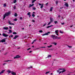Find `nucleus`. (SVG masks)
Masks as SVG:
<instances>
[{
	"mask_svg": "<svg viewBox=\"0 0 75 75\" xmlns=\"http://www.w3.org/2000/svg\"><path fill=\"white\" fill-rule=\"evenodd\" d=\"M52 47V45H50V46H47V47H48V48H51V47Z\"/></svg>",
	"mask_w": 75,
	"mask_h": 75,
	"instance_id": "obj_24",
	"label": "nucleus"
},
{
	"mask_svg": "<svg viewBox=\"0 0 75 75\" xmlns=\"http://www.w3.org/2000/svg\"><path fill=\"white\" fill-rule=\"evenodd\" d=\"M17 21V19L16 18L15 19L13 20V21Z\"/></svg>",
	"mask_w": 75,
	"mask_h": 75,
	"instance_id": "obj_33",
	"label": "nucleus"
},
{
	"mask_svg": "<svg viewBox=\"0 0 75 75\" xmlns=\"http://www.w3.org/2000/svg\"><path fill=\"white\" fill-rule=\"evenodd\" d=\"M6 64V63H4V64H3V65H4L5 64Z\"/></svg>",
	"mask_w": 75,
	"mask_h": 75,
	"instance_id": "obj_61",
	"label": "nucleus"
},
{
	"mask_svg": "<svg viewBox=\"0 0 75 75\" xmlns=\"http://www.w3.org/2000/svg\"><path fill=\"white\" fill-rule=\"evenodd\" d=\"M61 24L62 25H64L65 24V23H61Z\"/></svg>",
	"mask_w": 75,
	"mask_h": 75,
	"instance_id": "obj_44",
	"label": "nucleus"
},
{
	"mask_svg": "<svg viewBox=\"0 0 75 75\" xmlns=\"http://www.w3.org/2000/svg\"><path fill=\"white\" fill-rule=\"evenodd\" d=\"M39 33H42V30H40L39 31Z\"/></svg>",
	"mask_w": 75,
	"mask_h": 75,
	"instance_id": "obj_39",
	"label": "nucleus"
},
{
	"mask_svg": "<svg viewBox=\"0 0 75 75\" xmlns=\"http://www.w3.org/2000/svg\"><path fill=\"white\" fill-rule=\"evenodd\" d=\"M55 33L56 34H58V30H56L55 31Z\"/></svg>",
	"mask_w": 75,
	"mask_h": 75,
	"instance_id": "obj_20",
	"label": "nucleus"
},
{
	"mask_svg": "<svg viewBox=\"0 0 75 75\" xmlns=\"http://www.w3.org/2000/svg\"><path fill=\"white\" fill-rule=\"evenodd\" d=\"M53 25H50V26H47V28H50V27H52V26H53Z\"/></svg>",
	"mask_w": 75,
	"mask_h": 75,
	"instance_id": "obj_18",
	"label": "nucleus"
},
{
	"mask_svg": "<svg viewBox=\"0 0 75 75\" xmlns=\"http://www.w3.org/2000/svg\"><path fill=\"white\" fill-rule=\"evenodd\" d=\"M39 5H40V6H40V8H42V7H43V6H44V5L43 4H40V3H39Z\"/></svg>",
	"mask_w": 75,
	"mask_h": 75,
	"instance_id": "obj_4",
	"label": "nucleus"
},
{
	"mask_svg": "<svg viewBox=\"0 0 75 75\" xmlns=\"http://www.w3.org/2000/svg\"><path fill=\"white\" fill-rule=\"evenodd\" d=\"M20 47H18V49H20Z\"/></svg>",
	"mask_w": 75,
	"mask_h": 75,
	"instance_id": "obj_62",
	"label": "nucleus"
},
{
	"mask_svg": "<svg viewBox=\"0 0 75 75\" xmlns=\"http://www.w3.org/2000/svg\"><path fill=\"white\" fill-rule=\"evenodd\" d=\"M34 46H33L32 47L33 48H34Z\"/></svg>",
	"mask_w": 75,
	"mask_h": 75,
	"instance_id": "obj_63",
	"label": "nucleus"
},
{
	"mask_svg": "<svg viewBox=\"0 0 75 75\" xmlns=\"http://www.w3.org/2000/svg\"><path fill=\"white\" fill-rule=\"evenodd\" d=\"M30 14H31V13L30 12H28L27 14L28 16H29V18L30 17H31V15Z\"/></svg>",
	"mask_w": 75,
	"mask_h": 75,
	"instance_id": "obj_13",
	"label": "nucleus"
},
{
	"mask_svg": "<svg viewBox=\"0 0 75 75\" xmlns=\"http://www.w3.org/2000/svg\"><path fill=\"white\" fill-rule=\"evenodd\" d=\"M52 57V56L51 55H49L47 57V58H49L50 57Z\"/></svg>",
	"mask_w": 75,
	"mask_h": 75,
	"instance_id": "obj_22",
	"label": "nucleus"
},
{
	"mask_svg": "<svg viewBox=\"0 0 75 75\" xmlns=\"http://www.w3.org/2000/svg\"><path fill=\"white\" fill-rule=\"evenodd\" d=\"M34 4H33L32 5L31 4H29V7H32V6H33Z\"/></svg>",
	"mask_w": 75,
	"mask_h": 75,
	"instance_id": "obj_16",
	"label": "nucleus"
},
{
	"mask_svg": "<svg viewBox=\"0 0 75 75\" xmlns=\"http://www.w3.org/2000/svg\"><path fill=\"white\" fill-rule=\"evenodd\" d=\"M32 8L33 10H36V8L35 7L33 8Z\"/></svg>",
	"mask_w": 75,
	"mask_h": 75,
	"instance_id": "obj_26",
	"label": "nucleus"
},
{
	"mask_svg": "<svg viewBox=\"0 0 75 75\" xmlns=\"http://www.w3.org/2000/svg\"><path fill=\"white\" fill-rule=\"evenodd\" d=\"M32 22H33V23H35V21L34 20H32Z\"/></svg>",
	"mask_w": 75,
	"mask_h": 75,
	"instance_id": "obj_41",
	"label": "nucleus"
},
{
	"mask_svg": "<svg viewBox=\"0 0 75 75\" xmlns=\"http://www.w3.org/2000/svg\"><path fill=\"white\" fill-rule=\"evenodd\" d=\"M34 42L33 41L32 42V44H34Z\"/></svg>",
	"mask_w": 75,
	"mask_h": 75,
	"instance_id": "obj_54",
	"label": "nucleus"
},
{
	"mask_svg": "<svg viewBox=\"0 0 75 75\" xmlns=\"http://www.w3.org/2000/svg\"><path fill=\"white\" fill-rule=\"evenodd\" d=\"M5 71V70H3L1 72H0V74H3L4 73V72Z\"/></svg>",
	"mask_w": 75,
	"mask_h": 75,
	"instance_id": "obj_14",
	"label": "nucleus"
},
{
	"mask_svg": "<svg viewBox=\"0 0 75 75\" xmlns=\"http://www.w3.org/2000/svg\"><path fill=\"white\" fill-rule=\"evenodd\" d=\"M8 34H11V33L9 32H8Z\"/></svg>",
	"mask_w": 75,
	"mask_h": 75,
	"instance_id": "obj_60",
	"label": "nucleus"
},
{
	"mask_svg": "<svg viewBox=\"0 0 75 75\" xmlns=\"http://www.w3.org/2000/svg\"><path fill=\"white\" fill-rule=\"evenodd\" d=\"M2 35L4 37H8V34H6L4 33L2 34Z\"/></svg>",
	"mask_w": 75,
	"mask_h": 75,
	"instance_id": "obj_3",
	"label": "nucleus"
},
{
	"mask_svg": "<svg viewBox=\"0 0 75 75\" xmlns=\"http://www.w3.org/2000/svg\"><path fill=\"white\" fill-rule=\"evenodd\" d=\"M31 52H32V51H30L29 52V53H31Z\"/></svg>",
	"mask_w": 75,
	"mask_h": 75,
	"instance_id": "obj_58",
	"label": "nucleus"
},
{
	"mask_svg": "<svg viewBox=\"0 0 75 75\" xmlns=\"http://www.w3.org/2000/svg\"><path fill=\"white\" fill-rule=\"evenodd\" d=\"M14 16H15V17H17V13H15Z\"/></svg>",
	"mask_w": 75,
	"mask_h": 75,
	"instance_id": "obj_25",
	"label": "nucleus"
},
{
	"mask_svg": "<svg viewBox=\"0 0 75 75\" xmlns=\"http://www.w3.org/2000/svg\"><path fill=\"white\" fill-rule=\"evenodd\" d=\"M57 35H58V33L56 34Z\"/></svg>",
	"mask_w": 75,
	"mask_h": 75,
	"instance_id": "obj_64",
	"label": "nucleus"
},
{
	"mask_svg": "<svg viewBox=\"0 0 75 75\" xmlns=\"http://www.w3.org/2000/svg\"><path fill=\"white\" fill-rule=\"evenodd\" d=\"M47 4H48V2H47V3L45 4V6H47Z\"/></svg>",
	"mask_w": 75,
	"mask_h": 75,
	"instance_id": "obj_50",
	"label": "nucleus"
},
{
	"mask_svg": "<svg viewBox=\"0 0 75 75\" xmlns=\"http://www.w3.org/2000/svg\"><path fill=\"white\" fill-rule=\"evenodd\" d=\"M8 23L10 25H14V24L11 23L10 21H8Z\"/></svg>",
	"mask_w": 75,
	"mask_h": 75,
	"instance_id": "obj_15",
	"label": "nucleus"
},
{
	"mask_svg": "<svg viewBox=\"0 0 75 75\" xmlns=\"http://www.w3.org/2000/svg\"><path fill=\"white\" fill-rule=\"evenodd\" d=\"M8 61H12V60H8L5 61V62H8Z\"/></svg>",
	"mask_w": 75,
	"mask_h": 75,
	"instance_id": "obj_29",
	"label": "nucleus"
},
{
	"mask_svg": "<svg viewBox=\"0 0 75 75\" xmlns=\"http://www.w3.org/2000/svg\"><path fill=\"white\" fill-rule=\"evenodd\" d=\"M58 17H59V18L60 17V15H58Z\"/></svg>",
	"mask_w": 75,
	"mask_h": 75,
	"instance_id": "obj_57",
	"label": "nucleus"
},
{
	"mask_svg": "<svg viewBox=\"0 0 75 75\" xmlns=\"http://www.w3.org/2000/svg\"><path fill=\"white\" fill-rule=\"evenodd\" d=\"M34 42H35V41H36V39H35V40H33V41Z\"/></svg>",
	"mask_w": 75,
	"mask_h": 75,
	"instance_id": "obj_56",
	"label": "nucleus"
},
{
	"mask_svg": "<svg viewBox=\"0 0 75 75\" xmlns=\"http://www.w3.org/2000/svg\"><path fill=\"white\" fill-rule=\"evenodd\" d=\"M33 68V67H32V66H31V67H29L28 68L29 69H30V68Z\"/></svg>",
	"mask_w": 75,
	"mask_h": 75,
	"instance_id": "obj_47",
	"label": "nucleus"
},
{
	"mask_svg": "<svg viewBox=\"0 0 75 75\" xmlns=\"http://www.w3.org/2000/svg\"><path fill=\"white\" fill-rule=\"evenodd\" d=\"M41 48H45V47H41Z\"/></svg>",
	"mask_w": 75,
	"mask_h": 75,
	"instance_id": "obj_51",
	"label": "nucleus"
},
{
	"mask_svg": "<svg viewBox=\"0 0 75 75\" xmlns=\"http://www.w3.org/2000/svg\"><path fill=\"white\" fill-rule=\"evenodd\" d=\"M67 46H68V47H69V48H72V47L71 46H70L68 45Z\"/></svg>",
	"mask_w": 75,
	"mask_h": 75,
	"instance_id": "obj_30",
	"label": "nucleus"
},
{
	"mask_svg": "<svg viewBox=\"0 0 75 75\" xmlns=\"http://www.w3.org/2000/svg\"><path fill=\"white\" fill-rule=\"evenodd\" d=\"M62 69H60L59 70H57V72H59L60 71V70H62Z\"/></svg>",
	"mask_w": 75,
	"mask_h": 75,
	"instance_id": "obj_11",
	"label": "nucleus"
},
{
	"mask_svg": "<svg viewBox=\"0 0 75 75\" xmlns=\"http://www.w3.org/2000/svg\"><path fill=\"white\" fill-rule=\"evenodd\" d=\"M50 10V11H52V8H51Z\"/></svg>",
	"mask_w": 75,
	"mask_h": 75,
	"instance_id": "obj_32",
	"label": "nucleus"
},
{
	"mask_svg": "<svg viewBox=\"0 0 75 75\" xmlns=\"http://www.w3.org/2000/svg\"><path fill=\"white\" fill-rule=\"evenodd\" d=\"M3 29H4V30H7L8 29V28L6 27H4L3 28Z\"/></svg>",
	"mask_w": 75,
	"mask_h": 75,
	"instance_id": "obj_10",
	"label": "nucleus"
},
{
	"mask_svg": "<svg viewBox=\"0 0 75 75\" xmlns=\"http://www.w3.org/2000/svg\"><path fill=\"white\" fill-rule=\"evenodd\" d=\"M7 72H8V74H9L10 73H11V71L10 70H8L7 71H6Z\"/></svg>",
	"mask_w": 75,
	"mask_h": 75,
	"instance_id": "obj_12",
	"label": "nucleus"
},
{
	"mask_svg": "<svg viewBox=\"0 0 75 75\" xmlns=\"http://www.w3.org/2000/svg\"><path fill=\"white\" fill-rule=\"evenodd\" d=\"M1 42H6V40H5V39H4L1 40Z\"/></svg>",
	"mask_w": 75,
	"mask_h": 75,
	"instance_id": "obj_5",
	"label": "nucleus"
},
{
	"mask_svg": "<svg viewBox=\"0 0 75 75\" xmlns=\"http://www.w3.org/2000/svg\"><path fill=\"white\" fill-rule=\"evenodd\" d=\"M13 34H17V33L15 32H13Z\"/></svg>",
	"mask_w": 75,
	"mask_h": 75,
	"instance_id": "obj_34",
	"label": "nucleus"
},
{
	"mask_svg": "<svg viewBox=\"0 0 75 75\" xmlns=\"http://www.w3.org/2000/svg\"><path fill=\"white\" fill-rule=\"evenodd\" d=\"M11 74L12 75H16V73H15V72H13V71H11Z\"/></svg>",
	"mask_w": 75,
	"mask_h": 75,
	"instance_id": "obj_9",
	"label": "nucleus"
},
{
	"mask_svg": "<svg viewBox=\"0 0 75 75\" xmlns=\"http://www.w3.org/2000/svg\"><path fill=\"white\" fill-rule=\"evenodd\" d=\"M50 19L51 22H52V21H53V18H50Z\"/></svg>",
	"mask_w": 75,
	"mask_h": 75,
	"instance_id": "obj_21",
	"label": "nucleus"
},
{
	"mask_svg": "<svg viewBox=\"0 0 75 75\" xmlns=\"http://www.w3.org/2000/svg\"><path fill=\"white\" fill-rule=\"evenodd\" d=\"M58 1H56V4H58Z\"/></svg>",
	"mask_w": 75,
	"mask_h": 75,
	"instance_id": "obj_42",
	"label": "nucleus"
},
{
	"mask_svg": "<svg viewBox=\"0 0 75 75\" xmlns=\"http://www.w3.org/2000/svg\"><path fill=\"white\" fill-rule=\"evenodd\" d=\"M9 31L11 34L12 33V31L11 30H9Z\"/></svg>",
	"mask_w": 75,
	"mask_h": 75,
	"instance_id": "obj_23",
	"label": "nucleus"
},
{
	"mask_svg": "<svg viewBox=\"0 0 75 75\" xmlns=\"http://www.w3.org/2000/svg\"><path fill=\"white\" fill-rule=\"evenodd\" d=\"M60 33H62V34L63 33V32H61V31H60Z\"/></svg>",
	"mask_w": 75,
	"mask_h": 75,
	"instance_id": "obj_55",
	"label": "nucleus"
},
{
	"mask_svg": "<svg viewBox=\"0 0 75 75\" xmlns=\"http://www.w3.org/2000/svg\"><path fill=\"white\" fill-rule=\"evenodd\" d=\"M51 22H50L47 24L48 25H49L50 24H51Z\"/></svg>",
	"mask_w": 75,
	"mask_h": 75,
	"instance_id": "obj_40",
	"label": "nucleus"
},
{
	"mask_svg": "<svg viewBox=\"0 0 75 75\" xmlns=\"http://www.w3.org/2000/svg\"><path fill=\"white\" fill-rule=\"evenodd\" d=\"M47 24V23H45V24H44V25H43V26H45V25H46Z\"/></svg>",
	"mask_w": 75,
	"mask_h": 75,
	"instance_id": "obj_45",
	"label": "nucleus"
},
{
	"mask_svg": "<svg viewBox=\"0 0 75 75\" xmlns=\"http://www.w3.org/2000/svg\"><path fill=\"white\" fill-rule=\"evenodd\" d=\"M73 26V25H72V26H70V27H71H71H72Z\"/></svg>",
	"mask_w": 75,
	"mask_h": 75,
	"instance_id": "obj_59",
	"label": "nucleus"
},
{
	"mask_svg": "<svg viewBox=\"0 0 75 75\" xmlns=\"http://www.w3.org/2000/svg\"><path fill=\"white\" fill-rule=\"evenodd\" d=\"M30 49H31V48H29L28 49H27V50H30Z\"/></svg>",
	"mask_w": 75,
	"mask_h": 75,
	"instance_id": "obj_52",
	"label": "nucleus"
},
{
	"mask_svg": "<svg viewBox=\"0 0 75 75\" xmlns=\"http://www.w3.org/2000/svg\"><path fill=\"white\" fill-rule=\"evenodd\" d=\"M9 27L10 29H11V28H12V27L11 26Z\"/></svg>",
	"mask_w": 75,
	"mask_h": 75,
	"instance_id": "obj_53",
	"label": "nucleus"
},
{
	"mask_svg": "<svg viewBox=\"0 0 75 75\" xmlns=\"http://www.w3.org/2000/svg\"><path fill=\"white\" fill-rule=\"evenodd\" d=\"M17 37H18V35H15V37L13 38V40H15L16 38H17Z\"/></svg>",
	"mask_w": 75,
	"mask_h": 75,
	"instance_id": "obj_8",
	"label": "nucleus"
},
{
	"mask_svg": "<svg viewBox=\"0 0 75 75\" xmlns=\"http://www.w3.org/2000/svg\"><path fill=\"white\" fill-rule=\"evenodd\" d=\"M13 37V35H11V37Z\"/></svg>",
	"mask_w": 75,
	"mask_h": 75,
	"instance_id": "obj_49",
	"label": "nucleus"
},
{
	"mask_svg": "<svg viewBox=\"0 0 75 75\" xmlns=\"http://www.w3.org/2000/svg\"><path fill=\"white\" fill-rule=\"evenodd\" d=\"M53 44H54V45H57V43H55V42H54V43H53Z\"/></svg>",
	"mask_w": 75,
	"mask_h": 75,
	"instance_id": "obj_31",
	"label": "nucleus"
},
{
	"mask_svg": "<svg viewBox=\"0 0 75 75\" xmlns=\"http://www.w3.org/2000/svg\"><path fill=\"white\" fill-rule=\"evenodd\" d=\"M35 2V1L34 0L32 1V3H34Z\"/></svg>",
	"mask_w": 75,
	"mask_h": 75,
	"instance_id": "obj_43",
	"label": "nucleus"
},
{
	"mask_svg": "<svg viewBox=\"0 0 75 75\" xmlns=\"http://www.w3.org/2000/svg\"><path fill=\"white\" fill-rule=\"evenodd\" d=\"M44 35H45V33L42 35V36H44Z\"/></svg>",
	"mask_w": 75,
	"mask_h": 75,
	"instance_id": "obj_46",
	"label": "nucleus"
},
{
	"mask_svg": "<svg viewBox=\"0 0 75 75\" xmlns=\"http://www.w3.org/2000/svg\"><path fill=\"white\" fill-rule=\"evenodd\" d=\"M64 70L62 71H60L59 73V74H60L61 73H63V72H65L66 71V70L64 69H63Z\"/></svg>",
	"mask_w": 75,
	"mask_h": 75,
	"instance_id": "obj_7",
	"label": "nucleus"
},
{
	"mask_svg": "<svg viewBox=\"0 0 75 75\" xmlns=\"http://www.w3.org/2000/svg\"><path fill=\"white\" fill-rule=\"evenodd\" d=\"M48 34H50V32H48L47 33H45V35H48Z\"/></svg>",
	"mask_w": 75,
	"mask_h": 75,
	"instance_id": "obj_17",
	"label": "nucleus"
},
{
	"mask_svg": "<svg viewBox=\"0 0 75 75\" xmlns=\"http://www.w3.org/2000/svg\"><path fill=\"white\" fill-rule=\"evenodd\" d=\"M4 7H6V4H4Z\"/></svg>",
	"mask_w": 75,
	"mask_h": 75,
	"instance_id": "obj_37",
	"label": "nucleus"
},
{
	"mask_svg": "<svg viewBox=\"0 0 75 75\" xmlns=\"http://www.w3.org/2000/svg\"><path fill=\"white\" fill-rule=\"evenodd\" d=\"M50 71H47V72H46L45 74H48V73H50Z\"/></svg>",
	"mask_w": 75,
	"mask_h": 75,
	"instance_id": "obj_36",
	"label": "nucleus"
},
{
	"mask_svg": "<svg viewBox=\"0 0 75 75\" xmlns=\"http://www.w3.org/2000/svg\"><path fill=\"white\" fill-rule=\"evenodd\" d=\"M13 8L14 9H16V6H14L13 7Z\"/></svg>",
	"mask_w": 75,
	"mask_h": 75,
	"instance_id": "obj_38",
	"label": "nucleus"
},
{
	"mask_svg": "<svg viewBox=\"0 0 75 75\" xmlns=\"http://www.w3.org/2000/svg\"><path fill=\"white\" fill-rule=\"evenodd\" d=\"M51 37L53 40H56V39L59 40V39H61V38L58 37V36L53 35H51Z\"/></svg>",
	"mask_w": 75,
	"mask_h": 75,
	"instance_id": "obj_1",
	"label": "nucleus"
},
{
	"mask_svg": "<svg viewBox=\"0 0 75 75\" xmlns=\"http://www.w3.org/2000/svg\"><path fill=\"white\" fill-rule=\"evenodd\" d=\"M17 1V0H14L13 1V3H16Z\"/></svg>",
	"mask_w": 75,
	"mask_h": 75,
	"instance_id": "obj_28",
	"label": "nucleus"
},
{
	"mask_svg": "<svg viewBox=\"0 0 75 75\" xmlns=\"http://www.w3.org/2000/svg\"><path fill=\"white\" fill-rule=\"evenodd\" d=\"M20 57L19 56V55H18L16 56V57H14V59H16V58H20Z\"/></svg>",
	"mask_w": 75,
	"mask_h": 75,
	"instance_id": "obj_6",
	"label": "nucleus"
},
{
	"mask_svg": "<svg viewBox=\"0 0 75 75\" xmlns=\"http://www.w3.org/2000/svg\"><path fill=\"white\" fill-rule=\"evenodd\" d=\"M20 20H22V19H23V18H22V17H20Z\"/></svg>",
	"mask_w": 75,
	"mask_h": 75,
	"instance_id": "obj_48",
	"label": "nucleus"
},
{
	"mask_svg": "<svg viewBox=\"0 0 75 75\" xmlns=\"http://www.w3.org/2000/svg\"><path fill=\"white\" fill-rule=\"evenodd\" d=\"M11 14V12L9 11L8 12H7L6 13H5L4 15V17L3 18V19L4 20L5 18H6V16H9Z\"/></svg>",
	"mask_w": 75,
	"mask_h": 75,
	"instance_id": "obj_2",
	"label": "nucleus"
},
{
	"mask_svg": "<svg viewBox=\"0 0 75 75\" xmlns=\"http://www.w3.org/2000/svg\"><path fill=\"white\" fill-rule=\"evenodd\" d=\"M64 5L65 6H66V7H68L69 6L68 4L67 3H66Z\"/></svg>",
	"mask_w": 75,
	"mask_h": 75,
	"instance_id": "obj_19",
	"label": "nucleus"
},
{
	"mask_svg": "<svg viewBox=\"0 0 75 75\" xmlns=\"http://www.w3.org/2000/svg\"><path fill=\"white\" fill-rule=\"evenodd\" d=\"M32 16L33 17H34L35 16V15L34 14H32Z\"/></svg>",
	"mask_w": 75,
	"mask_h": 75,
	"instance_id": "obj_27",
	"label": "nucleus"
},
{
	"mask_svg": "<svg viewBox=\"0 0 75 75\" xmlns=\"http://www.w3.org/2000/svg\"><path fill=\"white\" fill-rule=\"evenodd\" d=\"M54 23L55 24H57L58 23V22L57 21H54Z\"/></svg>",
	"mask_w": 75,
	"mask_h": 75,
	"instance_id": "obj_35",
	"label": "nucleus"
}]
</instances>
